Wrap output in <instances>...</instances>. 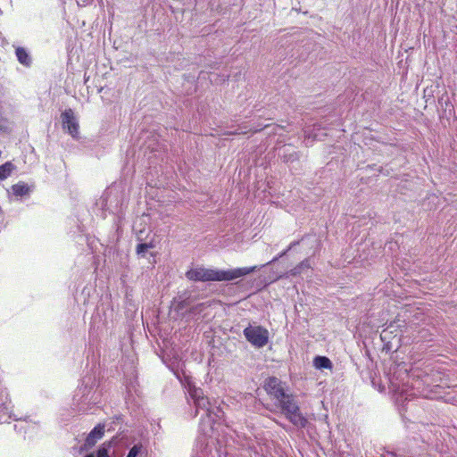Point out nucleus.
<instances>
[{
  "label": "nucleus",
  "instance_id": "f257e3e1",
  "mask_svg": "<svg viewBox=\"0 0 457 457\" xmlns=\"http://www.w3.org/2000/svg\"><path fill=\"white\" fill-rule=\"evenodd\" d=\"M257 266L236 268L228 270L196 267L186 272L191 281H231L254 272Z\"/></svg>",
  "mask_w": 457,
  "mask_h": 457
},
{
  "label": "nucleus",
  "instance_id": "f03ea898",
  "mask_svg": "<svg viewBox=\"0 0 457 457\" xmlns=\"http://www.w3.org/2000/svg\"><path fill=\"white\" fill-rule=\"evenodd\" d=\"M279 407L286 418L295 426L305 428L308 420L303 415L293 395L287 394L278 401Z\"/></svg>",
  "mask_w": 457,
  "mask_h": 457
},
{
  "label": "nucleus",
  "instance_id": "7ed1b4c3",
  "mask_svg": "<svg viewBox=\"0 0 457 457\" xmlns=\"http://www.w3.org/2000/svg\"><path fill=\"white\" fill-rule=\"evenodd\" d=\"M243 333L245 339L256 348H262L269 342V330L262 326L249 325Z\"/></svg>",
  "mask_w": 457,
  "mask_h": 457
},
{
  "label": "nucleus",
  "instance_id": "20e7f679",
  "mask_svg": "<svg viewBox=\"0 0 457 457\" xmlns=\"http://www.w3.org/2000/svg\"><path fill=\"white\" fill-rule=\"evenodd\" d=\"M268 395L279 401L287 394L286 393L283 382L276 377H270L266 379L264 386Z\"/></svg>",
  "mask_w": 457,
  "mask_h": 457
},
{
  "label": "nucleus",
  "instance_id": "39448f33",
  "mask_svg": "<svg viewBox=\"0 0 457 457\" xmlns=\"http://www.w3.org/2000/svg\"><path fill=\"white\" fill-rule=\"evenodd\" d=\"M62 125L64 130L74 138L79 137V123L75 118L74 112L71 109H66L61 114Z\"/></svg>",
  "mask_w": 457,
  "mask_h": 457
},
{
  "label": "nucleus",
  "instance_id": "423d86ee",
  "mask_svg": "<svg viewBox=\"0 0 457 457\" xmlns=\"http://www.w3.org/2000/svg\"><path fill=\"white\" fill-rule=\"evenodd\" d=\"M104 435V425L97 424L88 434L86 438V445L93 446L100 440Z\"/></svg>",
  "mask_w": 457,
  "mask_h": 457
},
{
  "label": "nucleus",
  "instance_id": "0eeeda50",
  "mask_svg": "<svg viewBox=\"0 0 457 457\" xmlns=\"http://www.w3.org/2000/svg\"><path fill=\"white\" fill-rule=\"evenodd\" d=\"M311 268V263L308 259L302 261L295 267L291 269L287 274L279 276V278H288L289 276H297L300 275L304 270H308Z\"/></svg>",
  "mask_w": 457,
  "mask_h": 457
},
{
  "label": "nucleus",
  "instance_id": "6e6552de",
  "mask_svg": "<svg viewBox=\"0 0 457 457\" xmlns=\"http://www.w3.org/2000/svg\"><path fill=\"white\" fill-rule=\"evenodd\" d=\"M15 54L20 63L26 67H29L31 65V58L24 47L18 46L15 49Z\"/></svg>",
  "mask_w": 457,
  "mask_h": 457
},
{
  "label": "nucleus",
  "instance_id": "1a4fd4ad",
  "mask_svg": "<svg viewBox=\"0 0 457 457\" xmlns=\"http://www.w3.org/2000/svg\"><path fill=\"white\" fill-rule=\"evenodd\" d=\"M314 365L318 369H331V361L326 356H317L314 358Z\"/></svg>",
  "mask_w": 457,
  "mask_h": 457
},
{
  "label": "nucleus",
  "instance_id": "9d476101",
  "mask_svg": "<svg viewBox=\"0 0 457 457\" xmlns=\"http://www.w3.org/2000/svg\"><path fill=\"white\" fill-rule=\"evenodd\" d=\"M12 170L13 165L9 162L0 165V180H3L9 177Z\"/></svg>",
  "mask_w": 457,
  "mask_h": 457
},
{
  "label": "nucleus",
  "instance_id": "9b49d317",
  "mask_svg": "<svg viewBox=\"0 0 457 457\" xmlns=\"http://www.w3.org/2000/svg\"><path fill=\"white\" fill-rule=\"evenodd\" d=\"M12 192L15 195H27L29 191V187L24 183H18L12 187Z\"/></svg>",
  "mask_w": 457,
  "mask_h": 457
},
{
  "label": "nucleus",
  "instance_id": "f8f14e48",
  "mask_svg": "<svg viewBox=\"0 0 457 457\" xmlns=\"http://www.w3.org/2000/svg\"><path fill=\"white\" fill-rule=\"evenodd\" d=\"M153 247H154V245L152 243H150V244H146V243L138 244L137 245L136 252H137V254H142L146 250H148L149 248H153Z\"/></svg>",
  "mask_w": 457,
  "mask_h": 457
},
{
  "label": "nucleus",
  "instance_id": "ddd939ff",
  "mask_svg": "<svg viewBox=\"0 0 457 457\" xmlns=\"http://www.w3.org/2000/svg\"><path fill=\"white\" fill-rule=\"evenodd\" d=\"M298 242H293L286 250H284L282 253H280L278 256L274 257L270 262H269L267 264H270L271 262H277L279 258L283 257L287 254V253L295 245H296Z\"/></svg>",
  "mask_w": 457,
  "mask_h": 457
},
{
  "label": "nucleus",
  "instance_id": "4468645a",
  "mask_svg": "<svg viewBox=\"0 0 457 457\" xmlns=\"http://www.w3.org/2000/svg\"><path fill=\"white\" fill-rule=\"evenodd\" d=\"M96 457H110L108 454V449L104 447V445L97 450Z\"/></svg>",
  "mask_w": 457,
  "mask_h": 457
},
{
  "label": "nucleus",
  "instance_id": "2eb2a0df",
  "mask_svg": "<svg viewBox=\"0 0 457 457\" xmlns=\"http://www.w3.org/2000/svg\"><path fill=\"white\" fill-rule=\"evenodd\" d=\"M140 447L134 445L129 452L127 457H137L139 453Z\"/></svg>",
  "mask_w": 457,
  "mask_h": 457
},
{
  "label": "nucleus",
  "instance_id": "dca6fc26",
  "mask_svg": "<svg viewBox=\"0 0 457 457\" xmlns=\"http://www.w3.org/2000/svg\"><path fill=\"white\" fill-rule=\"evenodd\" d=\"M205 402H208L206 398H204V397H201L200 398L199 397V398L196 399L195 404H196L197 407H200L202 405H204Z\"/></svg>",
  "mask_w": 457,
  "mask_h": 457
},
{
  "label": "nucleus",
  "instance_id": "f3484780",
  "mask_svg": "<svg viewBox=\"0 0 457 457\" xmlns=\"http://www.w3.org/2000/svg\"><path fill=\"white\" fill-rule=\"evenodd\" d=\"M268 127H269V125H264L263 127H260L258 129H249V131L252 132V134H255V133L260 132L263 129L268 128Z\"/></svg>",
  "mask_w": 457,
  "mask_h": 457
},
{
  "label": "nucleus",
  "instance_id": "a211bd4d",
  "mask_svg": "<svg viewBox=\"0 0 457 457\" xmlns=\"http://www.w3.org/2000/svg\"><path fill=\"white\" fill-rule=\"evenodd\" d=\"M247 131H233V132H228L226 135H240V134H246Z\"/></svg>",
  "mask_w": 457,
  "mask_h": 457
},
{
  "label": "nucleus",
  "instance_id": "6ab92c4d",
  "mask_svg": "<svg viewBox=\"0 0 457 457\" xmlns=\"http://www.w3.org/2000/svg\"><path fill=\"white\" fill-rule=\"evenodd\" d=\"M85 457H95L93 453L87 454Z\"/></svg>",
  "mask_w": 457,
  "mask_h": 457
}]
</instances>
